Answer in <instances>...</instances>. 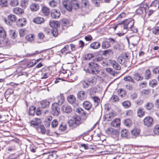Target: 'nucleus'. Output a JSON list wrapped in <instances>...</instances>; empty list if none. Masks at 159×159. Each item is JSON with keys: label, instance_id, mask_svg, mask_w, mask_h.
<instances>
[{"label": "nucleus", "instance_id": "79ce46f5", "mask_svg": "<svg viewBox=\"0 0 159 159\" xmlns=\"http://www.w3.org/2000/svg\"><path fill=\"white\" fill-rule=\"evenodd\" d=\"M36 108L34 106H30L29 109V114L30 115H34L35 112Z\"/></svg>", "mask_w": 159, "mask_h": 159}, {"label": "nucleus", "instance_id": "e433bc0d", "mask_svg": "<svg viewBox=\"0 0 159 159\" xmlns=\"http://www.w3.org/2000/svg\"><path fill=\"white\" fill-rule=\"evenodd\" d=\"M61 52L62 53H65L66 54L70 53L69 50V46L68 45H65L64 47L61 50Z\"/></svg>", "mask_w": 159, "mask_h": 159}, {"label": "nucleus", "instance_id": "f704fd0d", "mask_svg": "<svg viewBox=\"0 0 159 159\" xmlns=\"http://www.w3.org/2000/svg\"><path fill=\"white\" fill-rule=\"evenodd\" d=\"M137 113L138 116L140 117H143L145 114L143 109L142 107L139 108L137 111Z\"/></svg>", "mask_w": 159, "mask_h": 159}, {"label": "nucleus", "instance_id": "4468645a", "mask_svg": "<svg viewBox=\"0 0 159 159\" xmlns=\"http://www.w3.org/2000/svg\"><path fill=\"white\" fill-rule=\"evenodd\" d=\"M140 130L137 128H134L131 130V134L133 138H136L140 134Z\"/></svg>", "mask_w": 159, "mask_h": 159}, {"label": "nucleus", "instance_id": "09e8293b", "mask_svg": "<svg viewBox=\"0 0 159 159\" xmlns=\"http://www.w3.org/2000/svg\"><path fill=\"white\" fill-rule=\"evenodd\" d=\"M68 102L71 104H72L75 101V98L73 95H70L67 98Z\"/></svg>", "mask_w": 159, "mask_h": 159}, {"label": "nucleus", "instance_id": "4d7b16f0", "mask_svg": "<svg viewBox=\"0 0 159 159\" xmlns=\"http://www.w3.org/2000/svg\"><path fill=\"white\" fill-rule=\"evenodd\" d=\"M19 33L20 37H23L26 33L27 30L24 29H21L19 30Z\"/></svg>", "mask_w": 159, "mask_h": 159}, {"label": "nucleus", "instance_id": "dca6fc26", "mask_svg": "<svg viewBox=\"0 0 159 159\" xmlns=\"http://www.w3.org/2000/svg\"><path fill=\"white\" fill-rule=\"evenodd\" d=\"M14 93V90L12 89H8L4 93V96L5 98L7 100L9 97Z\"/></svg>", "mask_w": 159, "mask_h": 159}, {"label": "nucleus", "instance_id": "bf43d9fd", "mask_svg": "<svg viewBox=\"0 0 159 159\" xmlns=\"http://www.w3.org/2000/svg\"><path fill=\"white\" fill-rule=\"evenodd\" d=\"M57 3L54 0H52L49 2V6L52 7H54L57 6Z\"/></svg>", "mask_w": 159, "mask_h": 159}, {"label": "nucleus", "instance_id": "a18cd8bd", "mask_svg": "<svg viewBox=\"0 0 159 159\" xmlns=\"http://www.w3.org/2000/svg\"><path fill=\"white\" fill-rule=\"evenodd\" d=\"M123 107L125 108H129L131 106V102L129 101H125L122 103Z\"/></svg>", "mask_w": 159, "mask_h": 159}, {"label": "nucleus", "instance_id": "ddd939ff", "mask_svg": "<svg viewBox=\"0 0 159 159\" xmlns=\"http://www.w3.org/2000/svg\"><path fill=\"white\" fill-rule=\"evenodd\" d=\"M98 77L97 75L92 76L89 78L87 80L91 86H93L97 82V79Z\"/></svg>", "mask_w": 159, "mask_h": 159}, {"label": "nucleus", "instance_id": "20e7f679", "mask_svg": "<svg viewBox=\"0 0 159 159\" xmlns=\"http://www.w3.org/2000/svg\"><path fill=\"white\" fill-rule=\"evenodd\" d=\"M124 28H126L128 30H130L134 26V21L133 19H126L124 20Z\"/></svg>", "mask_w": 159, "mask_h": 159}, {"label": "nucleus", "instance_id": "4be33fe9", "mask_svg": "<svg viewBox=\"0 0 159 159\" xmlns=\"http://www.w3.org/2000/svg\"><path fill=\"white\" fill-rule=\"evenodd\" d=\"M41 123V121L40 119L36 118L35 120H32L31 122V125L33 127L36 126L35 128L36 129V127L39 126L38 125Z\"/></svg>", "mask_w": 159, "mask_h": 159}, {"label": "nucleus", "instance_id": "2eb2a0df", "mask_svg": "<svg viewBox=\"0 0 159 159\" xmlns=\"http://www.w3.org/2000/svg\"><path fill=\"white\" fill-rule=\"evenodd\" d=\"M77 98L80 100H84L86 98L85 92L83 91H81L78 92L77 94Z\"/></svg>", "mask_w": 159, "mask_h": 159}, {"label": "nucleus", "instance_id": "3c124183", "mask_svg": "<svg viewBox=\"0 0 159 159\" xmlns=\"http://www.w3.org/2000/svg\"><path fill=\"white\" fill-rule=\"evenodd\" d=\"M129 134L128 131L126 129H123L121 132V135L122 137H126Z\"/></svg>", "mask_w": 159, "mask_h": 159}, {"label": "nucleus", "instance_id": "b1692460", "mask_svg": "<svg viewBox=\"0 0 159 159\" xmlns=\"http://www.w3.org/2000/svg\"><path fill=\"white\" fill-rule=\"evenodd\" d=\"M57 103L58 105H61L63 103L64 101V97L62 95H60L58 96L57 98Z\"/></svg>", "mask_w": 159, "mask_h": 159}, {"label": "nucleus", "instance_id": "5fc2aeb1", "mask_svg": "<svg viewBox=\"0 0 159 159\" xmlns=\"http://www.w3.org/2000/svg\"><path fill=\"white\" fill-rule=\"evenodd\" d=\"M124 80L125 81L131 82L133 83H135L134 80L130 76H128L125 77L124 78Z\"/></svg>", "mask_w": 159, "mask_h": 159}, {"label": "nucleus", "instance_id": "aec40b11", "mask_svg": "<svg viewBox=\"0 0 159 159\" xmlns=\"http://www.w3.org/2000/svg\"><path fill=\"white\" fill-rule=\"evenodd\" d=\"M134 78L137 81L141 80H143V77L138 72H135L133 74Z\"/></svg>", "mask_w": 159, "mask_h": 159}, {"label": "nucleus", "instance_id": "69168bd1", "mask_svg": "<svg viewBox=\"0 0 159 159\" xmlns=\"http://www.w3.org/2000/svg\"><path fill=\"white\" fill-rule=\"evenodd\" d=\"M58 125V122L57 120L55 119L52 120V123L51 126L52 128L56 127Z\"/></svg>", "mask_w": 159, "mask_h": 159}, {"label": "nucleus", "instance_id": "0e129e2a", "mask_svg": "<svg viewBox=\"0 0 159 159\" xmlns=\"http://www.w3.org/2000/svg\"><path fill=\"white\" fill-rule=\"evenodd\" d=\"M57 158V155L55 153H50L48 155V159H56Z\"/></svg>", "mask_w": 159, "mask_h": 159}, {"label": "nucleus", "instance_id": "393cba45", "mask_svg": "<svg viewBox=\"0 0 159 159\" xmlns=\"http://www.w3.org/2000/svg\"><path fill=\"white\" fill-rule=\"evenodd\" d=\"M124 20L120 23H118V30L120 31H127L126 28H124Z\"/></svg>", "mask_w": 159, "mask_h": 159}, {"label": "nucleus", "instance_id": "6e6d98bb", "mask_svg": "<svg viewBox=\"0 0 159 159\" xmlns=\"http://www.w3.org/2000/svg\"><path fill=\"white\" fill-rule=\"evenodd\" d=\"M51 33L54 37H56L58 35V30L57 28H53L51 30Z\"/></svg>", "mask_w": 159, "mask_h": 159}, {"label": "nucleus", "instance_id": "a19ab883", "mask_svg": "<svg viewBox=\"0 0 159 159\" xmlns=\"http://www.w3.org/2000/svg\"><path fill=\"white\" fill-rule=\"evenodd\" d=\"M151 74L149 69L147 70L145 72L144 78L146 80H148L151 78Z\"/></svg>", "mask_w": 159, "mask_h": 159}, {"label": "nucleus", "instance_id": "6ab92c4d", "mask_svg": "<svg viewBox=\"0 0 159 159\" xmlns=\"http://www.w3.org/2000/svg\"><path fill=\"white\" fill-rule=\"evenodd\" d=\"M150 7H153L155 10L158 9L159 8V1L158 0H154L151 3Z\"/></svg>", "mask_w": 159, "mask_h": 159}, {"label": "nucleus", "instance_id": "4c0bfd02", "mask_svg": "<svg viewBox=\"0 0 159 159\" xmlns=\"http://www.w3.org/2000/svg\"><path fill=\"white\" fill-rule=\"evenodd\" d=\"M119 100V98L117 95H113L110 99V102H116Z\"/></svg>", "mask_w": 159, "mask_h": 159}, {"label": "nucleus", "instance_id": "5701e85b", "mask_svg": "<svg viewBox=\"0 0 159 159\" xmlns=\"http://www.w3.org/2000/svg\"><path fill=\"white\" fill-rule=\"evenodd\" d=\"M83 107L87 110H89L92 107V105L88 101L84 102L83 104Z\"/></svg>", "mask_w": 159, "mask_h": 159}, {"label": "nucleus", "instance_id": "39448f33", "mask_svg": "<svg viewBox=\"0 0 159 159\" xmlns=\"http://www.w3.org/2000/svg\"><path fill=\"white\" fill-rule=\"evenodd\" d=\"M51 114L54 116H57L60 113V110L59 106L57 102L53 103L52 106Z\"/></svg>", "mask_w": 159, "mask_h": 159}, {"label": "nucleus", "instance_id": "774afa93", "mask_svg": "<svg viewBox=\"0 0 159 159\" xmlns=\"http://www.w3.org/2000/svg\"><path fill=\"white\" fill-rule=\"evenodd\" d=\"M154 133L157 135H159V126L156 125L155 126L154 129Z\"/></svg>", "mask_w": 159, "mask_h": 159}, {"label": "nucleus", "instance_id": "680f3d73", "mask_svg": "<svg viewBox=\"0 0 159 159\" xmlns=\"http://www.w3.org/2000/svg\"><path fill=\"white\" fill-rule=\"evenodd\" d=\"M94 57V55L92 53H89L85 55V58L86 60H89Z\"/></svg>", "mask_w": 159, "mask_h": 159}, {"label": "nucleus", "instance_id": "c03bdc74", "mask_svg": "<svg viewBox=\"0 0 159 159\" xmlns=\"http://www.w3.org/2000/svg\"><path fill=\"white\" fill-rule=\"evenodd\" d=\"M71 4L72 5V8L75 9H77L79 8L78 3L76 1L74 0L71 1Z\"/></svg>", "mask_w": 159, "mask_h": 159}, {"label": "nucleus", "instance_id": "9d476101", "mask_svg": "<svg viewBox=\"0 0 159 159\" xmlns=\"http://www.w3.org/2000/svg\"><path fill=\"white\" fill-rule=\"evenodd\" d=\"M147 8L149 9V7L147 5L143 6V7H140L139 8L137 9L136 11L137 14L141 15L144 12H146Z\"/></svg>", "mask_w": 159, "mask_h": 159}, {"label": "nucleus", "instance_id": "f8f14e48", "mask_svg": "<svg viewBox=\"0 0 159 159\" xmlns=\"http://www.w3.org/2000/svg\"><path fill=\"white\" fill-rule=\"evenodd\" d=\"M51 16L53 18L57 19L60 16V13L59 11L53 9L51 11Z\"/></svg>", "mask_w": 159, "mask_h": 159}, {"label": "nucleus", "instance_id": "58836bf2", "mask_svg": "<svg viewBox=\"0 0 159 159\" xmlns=\"http://www.w3.org/2000/svg\"><path fill=\"white\" fill-rule=\"evenodd\" d=\"M14 13L17 15H20L23 13V10L22 9L19 7H16L13 10Z\"/></svg>", "mask_w": 159, "mask_h": 159}, {"label": "nucleus", "instance_id": "338daca9", "mask_svg": "<svg viewBox=\"0 0 159 159\" xmlns=\"http://www.w3.org/2000/svg\"><path fill=\"white\" fill-rule=\"evenodd\" d=\"M19 2L17 0H13L11 1L10 4L11 6L15 7L18 4Z\"/></svg>", "mask_w": 159, "mask_h": 159}, {"label": "nucleus", "instance_id": "a878e982", "mask_svg": "<svg viewBox=\"0 0 159 159\" xmlns=\"http://www.w3.org/2000/svg\"><path fill=\"white\" fill-rule=\"evenodd\" d=\"M36 129L38 132L42 134H45L46 132L45 129L43 125H41L40 126L37 127Z\"/></svg>", "mask_w": 159, "mask_h": 159}, {"label": "nucleus", "instance_id": "052dcab7", "mask_svg": "<svg viewBox=\"0 0 159 159\" xmlns=\"http://www.w3.org/2000/svg\"><path fill=\"white\" fill-rule=\"evenodd\" d=\"M90 85H91L88 82L87 80L82 82V87L84 88H88Z\"/></svg>", "mask_w": 159, "mask_h": 159}, {"label": "nucleus", "instance_id": "c85d7f7f", "mask_svg": "<svg viewBox=\"0 0 159 159\" xmlns=\"http://www.w3.org/2000/svg\"><path fill=\"white\" fill-rule=\"evenodd\" d=\"M30 8L32 11H36L39 9V6L36 3H32L30 6Z\"/></svg>", "mask_w": 159, "mask_h": 159}, {"label": "nucleus", "instance_id": "37998d69", "mask_svg": "<svg viewBox=\"0 0 159 159\" xmlns=\"http://www.w3.org/2000/svg\"><path fill=\"white\" fill-rule=\"evenodd\" d=\"M157 81L155 80H151L149 81V85L152 87H156L157 86Z\"/></svg>", "mask_w": 159, "mask_h": 159}, {"label": "nucleus", "instance_id": "f3484780", "mask_svg": "<svg viewBox=\"0 0 159 159\" xmlns=\"http://www.w3.org/2000/svg\"><path fill=\"white\" fill-rule=\"evenodd\" d=\"M101 44L99 42H94L92 43L90 46L91 48L93 49H98L100 47Z\"/></svg>", "mask_w": 159, "mask_h": 159}, {"label": "nucleus", "instance_id": "13d9d810", "mask_svg": "<svg viewBox=\"0 0 159 159\" xmlns=\"http://www.w3.org/2000/svg\"><path fill=\"white\" fill-rule=\"evenodd\" d=\"M66 125L64 123H62L60 125L59 129L61 131H63L66 130Z\"/></svg>", "mask_w": 159, "mask_h": 159}, {"label": "nucleus", "instance_id": "9b49d317", "mask_svg": "<svg viewBox=\"0 0 159 159\" xmlns=\"http://www.w3.org/2000/svg\"><path fill=\"white\" fill-rule=\"evenodd\" d=\"M26 23V19L24 18H21L19 19L17 21V25L20 27H22L25 25Z\"/></svg>", "mask_w": 159, "mask_h": 159}, {"label": "nucleus", "instance_id": "7c9ffc66", "mask_svg": "<svg viewBox=\"0 0 159 159\" xmlns=\"http://www.w3.org/2000/svg\"><path fill=\"white\" fill-rule=\"evenodd\" d=\"M41 11L44 16H47L49 14L50 10L47 7H43L42 8Z\"/></svg>", "mask_w": 159, "mask_h": 159}, {"label": "nucleus", "instance_id": "ea45409f", "mask_svg": "<svg viewBox=\"0 0 159 159\" xmlns=\"http://www.w3.org/2000/svg\"><path fill=\"white\" fill-rule=\"evenodd\" d=\"M111 64L114 69L117 70H120L121 68L120 66L116 62L113 61L111 62Z\"/></svg>", "mask_w": 159, "mask_h": 159}, {"label": "nucleus", "instance_id": "7ed1b4c3", "mask_svg": "<svg viewBox=\"0 0 159 159\" xmlns=\"http://www.w3.org/2000/svg\"><path fill=\"white\" fill-rule=\"evenodd\" d=\"M118 61L120 64L125 66H128L129 65V61L128 56L126 54L119 57Z\"/></svg>", "mask_w": 159, "mask_h": 159}, {"label": "nucleus", "instance_id": "6e6552de", "mask_svg": "<svg viewBox=\"0 0 159 159\" xmlns=\"http://www.w3.org/2000/svg\"><path fill=\"white\" fill-rule=\"evenodd\" d=\"M61 110L63 113L68 114L71 113L72 109L70 106L68 105H64L61 107Z\"/></svg>", "mask_w": 159, "mask_h": 159}, {"label": "nucleus", "instance_id": "8fccbe9b", "mask_svg": "<svg viewBox=\"0 0 159 159\" xmlns=\"http://www.w3.org/2000/svg\"><path fill=\"white\" fill-rule=\"evenodd\" d=\"M8 19L10 21L14 22L16 21L17 18L16 16L13 14H10L8 16Z\"/></svg>", "mask_w": 159, "mask_h": 159}, {"label": "nucleus", "instance_id": "473e14b6", "mask_svg": "<svg viewBox=\"0 0 159 159\" xmlns=\"http://www.w3.org/2000/svg\"><path fill=\"white\" fill-rule=\"evenodd\" d=\"M113 52L111 49H108L104 51L102 53L103 55L105 56H108L112 54Z\"/></svg>", "mask_w": 159, "mask_h": 159}, {"label": "nucleus", "instance_id": "cd10ccee", "mask_svg": "<svg viewBox=\"0 0 159 159\" xmlns=\"http://www.w3.org/2000/svg\"><path fill=\"white\" fill-rule=\"evenodd\" d=\"M33 21L34 23L37 24H41L44 22V20L42 17H38L34 19Z\"/></svg>", "mask_w": 159, "mask_h": 159}, {"label": "nucleus", "instance_id": "de8ad7c7", "mask_svg": "<svg viewBox=\"0 0 159 159\" xmlns=\"http://www.w3.org/2000/svg\"><path fill=\"white\" fill-rule=\"evenodd\" d=\"M117 92L118 95L122 98L125 96L126 95V92L122 89L119 90Z\"/></svg>", "mask_w": 159, "mask_h": 159}, {"label": "nucleus", "instance_id": "0eeeda50", "mask_svg": "<svg viewBox=\"0 0 159 159\" xmlns=\"http://www.w3.org/2000/svg\"><path fill=\"white\" fill-rule=\"evenodd\" d=\"M144 125L148 126H151L154 122L153 118L150 116H147L143 120Z\"/></svg>", "mask_w": 159, "mask_h": 159}, {"label": "nucleus", "instance_id": "412c9836", "mask_svg": "<svg viewBox=\"0 0 159 159\" xmlns=\"http://www.w3.org/2000/svg\"><path fill=\"white\" fill-rule=\"evenodd\" d=\"M144 107L146 110L150 111L153 107L154 104L152 102H147L144 105Z\"/></svg>", "mask_w": 159, "mask_h": 159}, {"label": "nucleus", "instance_id": "49530a36", "mask_svg": "<svg viewBox=\"0 0 159 159\" xmlns=\"http://www.w3.org/2000/svg\"><path fill=\"white\" fill-rule=\"evenodd\" d=\"M153 34L156 35H159V26H157L152 28L151 29Z\"/></svg>", "mask_w": 159, "mask_h": 159}, {"label": "nucleus", "instance_id": "72a5a7b5", "mask_svg": "<svg viewBox=\"0 0 159 159\" xmlns=\"http://www.w3.org/2000/svg\"><path fill=\"white\" fill-rule=\"evenodd\" d=\"M110 43L107 41H104L102 42V49L108 48L110 47Z\"/></svg>", "mask_w": 159, "mask_h": 159}, {"label": "nucleus", "instance_id": "1a4fd4ad", "mask_svg": "<svg viewBox=\"0 0 159 159\" xmlns=\"http://www.w3.org/2000/svg\"><path fill=\"white\" fill-rule=\"evenodd\" d=\"M68 0H64L63 2V5L64 7L68 11H71L73 9L72 5L70 2H68Z\"/></svg>", "mask_w": 159, "mask_h": 159}, {"label": "nucleus", "instance_id": "a211bd4d", "mask_svg": "<svg viewBox=\"0 0 159 159\" xmlns=\"http://www.w3.org/2000/svg\"><path fill=\"white\" fill-rule=\"evenodd\" d=\"M120 120L119 119L116 118L113 120L111 123V125L115 127H119L120 125Z\"/></svg>", "mask_w": 159, "mask_h": 159}, {"label": "nucleus", "instance_id": "e2e57ef3", "mask_svg": "<svg viewBox=\"0 0 159 159\" xmlns=\"http://www.w3.org/2000/svg\"><path fill=\"white\" fill-rule=\"evenodd\" d=\"M124 125L128 127H130L131 125V121L130 119H126L124 122Z\"/></svg>", "mask_w": 159, "mask_h": 159}, {"label": "nucleus", "instance_id": "c756f323", "mask_svg": "<svg viewBox=\"0 0 159 159\" xmlns=\"http://www.w3.org/2000/svg\"><path fill=\"white\" fill-rule=\"evenodd\" d=\"M61 25L63 26L69 27L70 26L69 20L66 19H63L61 20Z\"/></svg>", "mask_w": 159, "mask_h": 159}, {"label": "nucleus", "instance_id": "f03ea898", "mask_svg": "<svg viewBox=\"0 0 159 159\" xmlns=\"http://www.w3.org/2000/svg\"><path fill=\"white\" fill-rule=\"evenodd\" d=\"M69 125L73 128H76L81 123V120L79 116H74L69 122Z\"/></svg>", "mask_w": 159, "mask_h": 159}, {"label": "nucleus", "instance_id": "603ef678", "mask_svg": "<svg viewBox=\"0 0 159 159\" xmlns=\"http://www.w3.org/2000/svg\"><path fill=\"white\" fill-rule=\"evenodd\" d=\"M8 3L7 0H0V6L1 7H7Z\"/></svg>", "mask_w": 159, "mask_h": 159}, {"label": "nucleus", "instance_id": "2f4dec72", "mask_svg": "<svg viewBox=\"0 0 159 159\" xmlns=\"http://www.w3.org/2000/svg\"><path fill=\"white\" fill-rule=\"evenodd\" d=\"M41 107L43 108L47 107L49 105L50 102L47 100H43L40 102Z\"/></svg>", "mask_w": 159, "mask_h": 159}, {"label": "nucleus", "instance_id": "bb28decb", "mask_svg": "<svg viewBox=\"0 0 159 159\" xmlns=\"http://www.w3.org/2000/svg\"><path fill=\"white\" fill-rule=\"evenodd\" d=\"M49 25L51 27L56 28L59 26V22L57 21H50L49 22Z\"/></svg>", "mask_w": 159, "mask_h": 159}, {"label": "nucleus", "instance_id": "423d86ee", "mask_svg": "<svg viewBox=\"0 0 159 159\" xmlns=\"http://www.w3.org/2000/svg\"><path fill=\"white\" fill-rule=\"evenodd\" d=\"M106 132L107 134L112 136L114 138H118L119 135V132L118 131L111 128L107 129Z\"/></svg>", "mask_w": 159, "mask_h": 159}, {"label": "nucleus", "instance_id": "c9c22d12", "mask_svg": "<svg viewBox=\"0 0 159 159\" xmlns=\"http://www.w3.org/2000/svg\"><path fill=\"white\" fill-rule=\"evenodd\" d=\"M34 35L33 34H29L25 36L26 40L28 41L31 42L34 40Z\"/></svg>", "mask_w": 159, "mask_h": 159}, {"label": "nucleus", "instance_id": "864d4df0", "mask_svg": "<svg viewBox=\"0 0 159 159\" xmlns=\"http://www.w3.org/2000/svg\"><path fill=\"white\" fill-rule=\"evenodd\" d=\"M6 36V33L3 28H1L0 29V37L1 38H4Z\"/></svg>", "mask_w": 159, "mask_h": 159}, {"label": "nucleus", "instance_id": "f257e3e1", "mask_svg": "<svg viewBox=\"0 0 159 159\" xmlns=\"http://www.w3.org/2000/svg\"><path fill=\"white\" fill-rule=\"evenodd\" d=\"M89 73L97 75L98 73V65L97 62L92 61L88 64V67L86 70Z\"/></svg>", "mask_w": 159, "mask_h": 159}]
</instances>
